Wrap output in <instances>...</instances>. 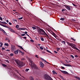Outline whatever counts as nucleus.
Here are the masks:
<instances>
[{"label": "nucleus", "instance_id": "nucleus-54", "mask_svg": "<svg viewBox=\"0 0 80 80\" xmlns=\"http://www.w3.org/2000/svg\"><path fill=\"white\" fill-rule=\"evenodd\" d=\"M54 53H58V52L55 51H54Z\"/></svg>", "mask_w": 80, "mask_h": 80}, {"label": "nucleus", "instance_id": "nucleus-58", "mask_svg": "<svg viewBox=\"0 0 80 80\" xmlns=\"http://www.w3.org/2000/svg\"><path fill=\"white\" fill-rule=\"evenodd\" d=\"M8 40V38H6L5 40Z\"/></svg>", "mask_w": 80, "mask_h": 80}, {"label": "nucleus", "instance_id": "nucleus-52", "mask_svg": "<svg viewBox=\"0 0 80 80\" xmlns=\"http://www.w3.org/2000/svg\"><path fill=\"white\" fill-rule=\"evenodd\" d=\"M61 68H62V69H65V67H62Z\"/></svg>", "mask_w": 80, "mask_h": 80}, {"label": "nucleus", "instance_id": "nucleus-62", "mask_svg": "<svg viewBox=\"0 0 80 80\" xmlns=\"http://www.w3.org/2000/svg\"><path fill=\"white\" fill-rule=\"evenodd\" d=\"M2 29H3L2 28H0V31H2Z\"/></svg>", "mask_w": 80, "mask_h": 80}, {"label": "nucleus", "instance_id": "nucleus-32", "mask_svg": "<svg viewBox=\"0 0 80 80\" xmlns=\"http://www.w3.org/2000/svg\"><path fill=\"white\" fill-rule=\"evenodd\" d=\"M18 20H22V19H23V17H22L21 18H18Z\"/></svg>", "mask_w": 80, "mask_h": 80}, {"label": "nucleus", "instance_id": "nucleus-28", "mask_svg": "<svg viewBox=\"0 0 80 80\" xmlns=\"http://www.w3.org/2000/svg\"><path fill=\"white\" fill-rule=\"evenodd\" d=\"M24 60H25V58H22L21 59V61H22V62L24 61Z\"/></svg>", "mask_w": 80, "mask_h": 80}, {"label": "nucleus", "instance_id": "nucleus-8", "mask_svg": "<svg viewBox=\"0 0 80 80\" xmlns=\"http://www.w3.org/2000/svg\"><path fill=\"white\" fill-rule=\"evenodd\" d=\"M51 34H52V35H53V36H54V37L57 40H58V38H59L56 35V34H55V33L53 32H52L51 33Z\"/></svg>", "mask_w": 80, "mask_h": 80}, {"label": "nucleus", "instance_id": "nucleus-33", "mask_svg": "<svg viewBox=\"0 0 80 80\" xmlns=\"http://www.w3.org/2000/svg\"><path fill=\"white\" fill-rule=\"evenodd\" d=\"M20 30H25V29L24 28H20Z\"/></svg>", "mask_w": 80, "mask_h": 80}, {"label": "nucleus", "instance_id": "nucleus-49", "mask_svg": "<svg viewBox=\"0 0 80 80\" xmlns=\"http://www.w3.org/2000/svg\"><path fill=\"white\" fill-rule=\"evenodd\" d=\"M35 57H36V58H38L39 57H38V55H35Z\"/></svg>", "mask_w": 80, "mask_h": 80}, {"label": "nucleus", "instance_id": "nucleus-34", "mask_svg": "<svg viewBox=\"0 0 80 80\" xmlns=\"http://www.w3.org/2000/svg\"><path fill=\"white\" fill-rule=\"evenodd\" d=\"M65 10H67V9H62V12H64V11H65Z\"/></svg>", "mask_w": 80, "mask_h": 80}, {"label": "nucleus", "instance_id": "nucleus-61", "mask_svg": "<svg viewBox=\"0 0 80 80\" xmlns=\"http://www.w3.org/2000/svg\"><path fill=\"white\" fill-rule=\"evenodd\" d=\"M13 20L14 21H15V22H17V19H13Z\"/></svg>", "mask_w": 80, "mask_h": 80}, {"label": "nucleus", "instance_id": "nucleus-11", "mask_svg": "<svg viewBox=\"0 0 80 80\" xmlns=\"http://www.w3.org/2000/svg\"><path fill=\"white\" fill-rule=\"evenodd\" d=\"M15 46H11V50L12 52H13L15 50Z\"/></svg>", "mask_w": 80, "mask_h": 80}, {"label": "nucleus", "instance_id": "nucleus-26", "mask_svg": "<svg viewBox=\"0 0 80 80\" xmlns=\"http://www.w3.org/2000/svg\"><path fill=\"white\" fill-rule=\"evenodd\" d=\"M60 77L61 78H62V79H63H63H64V78H63V77H62V76L61 75H60Z\"/></svg>", "mask_w": 80, "mask_h": 80}, {"label": "nucleus", "instance_id": "nucleus-60", "mask_svg": "<svg viewBox=\"0 0 80 80\" xmlns=\"http://www.w3.org/2000/svg\"><path fill=\"white\" fill-rule=\"evenodd\" d=\"M28 33V32H24V33H25V34H26L27 35V33Z\"/></svg>", "mask_w": 80, "mask_h": 80}, {"label": "nucleus", "instance_id": "nucleus-5", "mask_svg": "<svg viewBox=\"0 0 80 80\" xmlns=\"http://www.w3.org/2000/svg\"><path fill=\"white\" fill-rule=\"evenodd\" d=\"M44 78L45 80H53L52 78L48 74H45L44 75Z\"/></svg>", "mask_w": 80, "mask_h": 80}, {"label": "nucleus", "instance_id": "nucleus-4", "mask_svg": "<svg viewBox=\"0 0 80 80\" xmlns=\"http://www.w3.org/2000/svg\"><path fill=\"white\" fill-rule=\"evenodd\" d=\"M9 70H10V72L12 73V75H13L14 76H15V77L17 78H18V76L17 75V74L14 72V71H13L14 70H13V67H11V68L9 69Z\"/></svg>", "mask_w": 80, "mask_h": 80}, {"label": "nucleus", "instance_id": "nucleus-36", "mask_svg": "<svg viewBox=\"0 0 80 80\" xmlns=\"http://www.w3.org/2000/svg\"><path fill=\"white\" fill-rule=\"evenodd\" d=\"M21 54H22V55H24V54H25V53L24 52H22L21 53Z\"/></svg>", "mask_w": 80, "mask_h": 80}, {"label": "nucleus", "instance_id": "nucleus-37", "mask_svg": "<svg viewBox=\"0 0 80 80\" xmlns=\"http://www.w3.org/2000/svg\"><path fill=\"white\" fill-rule=\"evenodd\" d=\"M63 6H64V7H65V8H67V7H68V6H67L66 5H63Z\"/></svg>", "mask_w": 80, "mask_h": 80}, {"label": "nucleus", "instance_id": "nucleus-43", "mask_svg": "<svg viewBox=\"0 0 80 80\" xmlns=\"http://www.w3.org/2000/svg\"><path fill=\"white\" fill-rule=\"evenodd\" d=\"M10 56H11V57H12V56H13V53H11L10 54Z\"/></svg>", "mask_w": 80, "mask_h": 80}, {"label": "nucleus", "instance_id": "nucleus-23", "mask_svg": "<svg viewBox=\"0 0 80 80\" xmlns=\"http://www.w3.org/2000/svg\"><path fill=\"white\" fill-rule=\"evenodd\" d=\"M65 20V18H62L60 19V20H62V21H63Z\"/></svg>", "mask_w": 80, "mask_h": 80}, {"label": "nucleus", "instance_id": "nucleus-22", "mask_svg": "<svg viewBox=\"0 0 80 80\" xmlns=\"http://www.w3.org/2000/svg\"><path fill=\"white\" fill-rule=\"evenodd\" d=\"M61 42L62 43H63V44H64L65 45V41H61Z\"/></svg>", "mask_w": 80, "mask_h": 80}, {"label": "nucleus", "instance_id": "nucleus-64", "mask_svg": "<svg viewBox=\"0 0 80 80\" xmlns=\"http://www.w3.org/2000/svg\"><path fill=\"white\" fill-rule=\"evenodd\" d=\"M19 53H22V51H21V50H19Z\"/></svg>", "mask_w": 80, "mask_h": 80}, {"label": "nucleus", "instance_id": "nucleus-55", "mask_svg": "<svg viewBox=\"0 0 80 80\" xmlns=\"http://www.w3.org/2000/svg\"><path fill=\"white\" fill-rule=\"evenodd\" d=\"M9 24L10 25H12V23H11L10 22H9Z\"/></svg>", "mask_w": 80, "mask_h": 80}, {"label": "nucleus", "instance_id": "nucleus-15", "mask_svg": "<svg viewBox=\"0 0 80 80\" xmlns=\"http://www.w3.org/2000/svg\"><path fill=\"white\" fill-rule=\"evenodd\" d=\"M14 53H15V54H18V50H17L16 51H14Z\"/></svg>", "mask_w": 80, "mask_h": 80}, {"label": "nucleus", "instance_id": "nucleus-56", "mask_svg": "<svg viewBox=\"0 0 80 80\" xmlns=\"http://www.w3.org/2000/svg\"><path fill=\"white\" fill-rule=\"evenodd\" d=\"M2 50H5V48H2Z\"/></svg>", "mask_w": 80, "mask_h": 80}, {"label": "nucleus", "instance_id": "nucleus-14", "mask_svg": "<svg viewBox=\"0 0 80 80\" xmlns=\"http://www.w3.org/2000/svg\"><path fill=\"white\" fill-rule=\"evenodd\" d=\"M71 7V6H67L66 8H67V10H71V9L70 8Z\"/></svg>", "mask_w": 80, "mask_h": 80}, {"label": "nucleus", "instance_id": "nucleus-41", "mask_svg": "<svg viewBox=\"0 0 80 80\" xmlns=\"http://www.w3.org/2000/svg\"><path fill=\"white\" fill-rule=\"evenodd\" d=\"M73 5L74 7H77V5L74 3L72 4Z\"/></svg>", "mask_w": 80, "mask_h": 80}, {"label": "nucleus", "instance_id": "nucleus-13", "mask_svg": "<svg viewBox=\"0 0 80 80\" xmlns=\"http://www.w3.org/2000/svg\"><path fill=\"white\" fill-rule=\"evenodd\" d=\"M63 65H64V66H66V67H72V65L70 64H63Z\"/></svg>", "mask_w": 80, "mask_h": 80}, {"label": "nucleus", "instance_id": "nucleus-16", "mask_svg": "<svg viewBox=\"0 0 80 80\" xmlns=\"http://www.w3.org/2000/svg\"><path fill=\"white\" fill-rule=\"evenodd\" d=\"M0 23H1L2 24H7V23L5 22H2L1 21H0Z\"/></svg>", "mask_w": 80, "mask_h": 80}, {"label": "nucleus", "instance_id": "nucleus-9", "mask_svg": "<svg viewBox=\"0 0 80 80\" xmlns=\"http://www.w3.org/2000/svg\"><path fill=\"white\" fill-rule=\"evenodd\" d=\"M60 71L63 74H68V72H67L64 71H62V70H60Z\"/></svg>", "mask_w": 80, "mask_h": 80}, {"label": "nucleus", "instance_id": "nucleus-19", "mask_svg": "<svg viewBox=\"0 0 80 80\" xmlns=\"http://www.w3.org/2000/svg\"><path fill=\"white\" fill-rule=\"evenodd\" d=\"M4 45L5 46H7V47H8V46H9V45H8V44L7 43H5L4 44Z\"/></svg>", "mask_w": 80, "mask_h": 80}, {"label": "nucleus", "instance_id": "nucleus-53", "mask_svg": "<svg viewBox=\"0 0 80 80\" xmlns=\"http://www.w3.org/2000/svg\"><path fill=\"white\" fill-rule=\"evenodd\" d=\"M0 44H1V45H3V43H2V42H0Z\"/></svg>", "mask_w": 80, "mask_h": 80}, {"label": "nucleus", "instance_id": "nucleus-1", "mask_svg": "<svg viewBox=\"0 0 80 80\" xmlns=\"http://www.w3.org/2000/svg\"><path fill=\"white\" fill-rule=\"evenodd\" d=\"M15 62L20 67H23L25 65V63L21 61H19L18 59L15 60Z\"/></svg>", "mask_w": 80, "mask_h": 80}, {"label": "nucleus", "instance_id": "nucleus-44", "mask_svg": "<svg viewBox=\"0 0 80 80\" xmlns=\"http://www.w3.org/2000/svg\"><path fill=\"white\" fill-rule=\"evenodd\" d=\"M45 62H46V63H47V64H49V62H48L47 61H46V60L45 61Z\"/></svg>", "mask_w": 80, "mask_h": 80}, {"label": "nucleus", "instance_id": "nucleus-46", "mask_svg": "<svg viewBox=\"0 0 80 80\" xmlns=\"http://www.w3.org/2000/svg\"><path fill=\"white\" fill-rule=\"evenodd\" d=\"M3 18H2V17H0V20H2H2H3Z\"/></svg>", "mask_w": 80, "mask_h": 80}, {"label": "nucleus", "instance_id": "nucleus-31", "mask_svg": "<svg viewBox=\"0 0 80 80\" xmlns=\"http://www.w3.org/2000/svg\"><path fill=\"white\" fill-rule=\"evenodd\" d=\"M57 52H58L59 50L60 49V48H57Z\"/></svg>", "mask_w": 80, "mask_h": 80}, {"label": "nucleus", "instance_id": "nucleus-42", "mask_svg": "<svg viewBox=\"0 0 80 80\" xmlns=\"http://www.w3.org/2000/svg\"><path fill=\"white\" fill-rule=\"evenodd\" d=\"M71 38V39H72V40H73V41H76V40L75 39H73L72 38Z\"/></svg>", "mask_w": 80, "mask_h": 80}, {"label": "nucleus", "instance_id": "nucleus-59", "mask_svg": "<svg viewBox=\"0 0 80 80\" xmlns=\"http://www.w3.org/2000/svg\"><path fill=\"white\" fill-rule=\"evenodd\" d=\"M0 25H1V26H2V27H3V26H4V25H3L2 24H1Z\"/></svg>", "mask_w": 80, "mask_h": 80}, {"label": "nucleus", "instance_id": "nucleus-48", "mask_svg": "<svg viewBox=\"0 0 80 80\" xmlns=\"http://www.w3.org/2000/svg\"><path fill=\"white\" fill-rule=\"evenodd\" d=\"M74 57H76V58H77V57H78V55H75Z\"/></svg>", "mask_w": 80, "mask_h": 80}, {"label": "nucleus", "instance_id": "nucleus-12", "mask_svg": "<svg viewBox=\"0 0 80 80\" xmlns=\"http://www.w3.org/2000/svg\"><path fill=\"white\" fill-rule=\"evenodd\" d=\"M9 31H10V32H12V33H15V31L13 30V29H11L10 28H9Z\"/></svg>", "mask_w": 80, "mask_h": 80}, {"label": "nucleus", "instance_id": "nucleus-30", "mask_svg": "<svg viewBox=\"0 0 80 80\" xmlns=\"http://www.w3.org/2000/svg\"><path fill=\"white\" fill-rule=\"evenodd\" d=\"M41 40L42 41H44V39L43 38H41Z\"/></svg>", "mask_w": 80, "mask_h": 80}, {"label": "nucleus", "instance_id": "nucleus-25", "mask_svg": "<svg viewBox=\"0 0 80 80\" xmlns=\"http://www.w3.org/2000/svg\"><path fill=\"white\" fill-rule=\"evenodd\" d=\"M2 32H3V33L4 34H5V33H6V32H5V31L3 29H2Z\"/></svg>", "mask_w": 80, "mask_h": 80}, {"label": "nucleus", "instance_id": "nucleus-47", "mask_svg": "<svg viewBox=\"0 0 80 80\" xmlns=\"http://www.w3.org/2000/svg\"><path fill=\"white\" fill-rule=\"evenodd\" d=\"M19 27L18 25H16V28H19Z\"/></svg>", "mask_w": 80, "mask_h": 80}, {"label": "nucleus", "instance_id": "nucleus-7", "mask_svg": "<svg viewBox=\"0 0 80 80\" xmlns=\"http://www.w3.org/2000/svg\"><path fill=\"white\" fill-rule=\"evenodd\" d=\"M43 33H42V35H45V37H47V38H49V39H51L50 38V37H49L48 34H47L46 33V32H45V31H43Z\"/></svg>", "mask_w": 80, "mask_h": 80}, {"label": "nucleus", "instance_id": "nucleus-35", "mask_svg": "<svg viewBox=\"0 0 80 80\" xmlns=\"http://www.w3.org/2000/svg\"><path fill=\"white\" fill-rule=\"evenodd\" d=\"M32 28L33 30H35L36 29V27H32Z\"/></svg>", "mask_w": 80, "mask_h": 80}, {"label": "nucleus", "instance_id": "nucleus-21", "mask_svg": "<svg viewBox=\"0 0 80 80\" xmlns=\"http://www.w3.org/2000/svg\"><path fill=\"white\" fill-rule=\"evenodd\" d=\"M19 47L20 48H21V49H22V50H24V51H25V50H24L22 46H19Z\"/></svg>", "mask_w": 80, "mask_h": 80}, {"label": "nucleus", "instance_id": "nucleus-39", "mask_svg": "<svg viewBox=\"0 0 80 80\" xmlns=\"http://www.w3.org/2000/svg\"><path fill=\"white\" fill-rule=\"evenodd\" d=\"M71 57L72 58H74V56L73 55H71Z\"/></svg>", "mask_w": 80, "mask_h": 80}, {"label": "nucleus", "instance_id": "nucleus-10", "mask_svg": "<svg viewBox=\"0 0 80 80\" xmlns=\"http://www.w3.org/2000/svg\"><path fill=\"white\" fill-rule=\"evenodd\" d=\"M39 63L40 67H41V68H43V66H44V65L43 64V62H40Z\"/></svg>", "mask_w": 80, "mask_h": 80}, {"label": "nucleus", "instance_id": "nucleus-63", "mask_svg": "<svg viewBox=\"0 0 80 80\" xmlns=\"http://www.w3.org/2000/svg\"><path fill=\"white\" fill-rule=\"evenodd\" d=\"M3 27H6V28L7 27V26H5V25H4V26H3Z\"/></svg>", "mask_w": 80, "mask_h": 80}, {"label": "nucleus", "instance_id": "nucleus-2", "mask_svg": "<svg viewBox=\"0 0 80 80\" xmlns=\"http://www.w3.org/2000/svg\"><path fill=\"white\" fill-rule=\"evenodd\" d=\"M67 43L68 45L69 46H70V47H71L72 48H74V49H75V50H78V51H79V49H78V48L73 46L74 45L73 43L69 42H67Z\"/></svg>", "mask_w": 80, "mask_h": 80}, {"label": "nucleus", "instance_id": "nucleus-24", "mask_svg": "<svg viewBox=\"0 0 80 80\" xmlns=\"http://www.w3.org/2000/svg\"><path fill=\"white\" fill-rule=\"evenodd\" d=\"M41 60H42V61H43V62H44L46 61V60H45V59H43L42 58H41Z\"/></svg>", "mask_w": 80, "mask_h": 80}, {"label": "nucleus", "instance_id": "nucleus-38", "mask_svg": "<svg viewBox=\"0 0 80 80\" xmlns=\"http://www.w3.org/2000/svg\"><path fill=\"white\" fill-rule=\"evenodd\" d=\"M29 69H26V70H25V72H28V70H29Z\"/></svg>", "mask_w": 80, "mask_h": 80}, {"label": "nucleus", "instance_id": "nucleus-50", "mask_svg": "<svg viewBox=\"0 0 80 80\" xmlns=\"http://www.w3.org/2000/svg\"><path fill=\"white\" fill-rule=\"evenodd\" d=\"M21 36H25L26 35L25 34H22Z\"/></svg>", "mask_w": 80, "mask_h": 80}, {"label": "nucleus", "instance_id": "nucleus-27", "mask_svg": "<svg viewBox=\"0 0 80 80\" xmlns=\"http://www.w3.org/2000/svg\"><path fill=\"white\" fill-rule=\"evenodd\" d=\"M46 50L47 52H49V53H52V52H51L48 51V50L46 49Z\"/></svg>", "mask_w": 80, "mask_h": 80}, {"label": "nucleus", "instance_id": "nucleus-45", "mask_svg": "<svg viewBox=\"0 0 80 80\" xmlns=\"http://www.w3.org/2000/svg\"><path fill=\"white\" fill-rule=\"evenodd\" d=\"M40 48L41 50H43V48H42V47H40Z\"/></svg>", "mask_w": 80, "mask_h": 80}, {"label": "nucleus", "instance_id": "nucleus-6", "mask_svg": "<svg viewBox=\"0 0 80 80\" xmlns=\"http://www.w3.org/2000/svg\"><path fill=\"white\" fill-rule=\"evenodd\" d=\"M36 28L38 30V32L39 34H40L41 35H42L43 33V31H45L42 29L40 28L38 26H37Z\"/></svg>", "mask_w": 80, "mask_h": 80}, {"label": "nucleus", "instance_id": "nucleus-57", "mask_svg": "<svg viewBox=\"0 0 80 80\" xmlns=\"http://www.w3.org/2000/svg\"><path fill=\"white\" fill-rule=\"evenodd\" d=\"M58 40H59V41H62V40H61V39H60V38H58Z\"/></svg>", "mask_w": 80, "mask_h": 80}, {"label": "nucleus", "instance_id": "nucleus-51", "mask_svg": "<svg viewBox=\"0 0 80 80\" xmlns=\"http://www.w3.org/2000/svg\"><path fill=\"white\" fill-rule=\"evenodd\" d=\"M31 42H34V41L33 40V39H31L30 40Z\"/></svg>", "mask_w": 80, "mask_h": 80}, {"label": "nucleus", "instance_id": "nucleus-40", "mask_svg": "<svg viewBox=\"0 0 80 80\" xmlns=\"http://www.w3.org/2000/svg\"><path fill=\"white\" fill-rule=\"evenodd\" d=\"M55 71H52V73L55 74Z\"/></svg>", "mask_w": 80, "mask_h": 80}, {"label": "nucleus", "instance_id": "nucleus-3", "mask_svg": "<svg viewBox=\"0 0 80 80\" xmlns=\"http://www.w3.org/2000/svg\"><path fill=\"white\" fill-rule=\"evenodd\" d=\"M30 62L31 63L29 64L30 66L32 68H37V66H36V65L34 63L32 60H30Z\"/></svg>", "mask_w": 80, "mask_h": 80}, {"label": "nucleus", "instance_id": "nucleus-29", "mask_svg": "<svg viewBox=\"0 0 80 80\" xmlns=\"http://www.w3.org/2000/svg\"><path fill=\"white\" fill-rule=\"evenodd\" d=\"M27 14L29 15H32V14H31L30 13H29L28 12H27Z\"/></svg>", "mask_w": 80, "mask_h": 80}, {"label": "nucleus", "instance_id": "nucleus-17", "mask_svg": "<svg viewBox=\"0 0 80 80\" xmlns=\"http://www.w3.org/2000/svg\"><path fill=\"white\" fill-rule=\"evenodd\" d=\"M30 79L31 80H34V78H33V77L32 76H31L30 77Z\"/></svg>", "mask_w": 80, "mask_h": 80}, {"label": "nucleus", "instance_id": "nucleus-18", "mask_svg": "<svg viewBox=\"0 0 80 80\" xmlns=\"http://www.w3.org/2000/svg\"><path fill=\"white\" fill-rule=\"evenodd\" d=\"M75 78H77V79H78L79 80H80V78L79 77L75 76Z\"/></svg>", "mask_w": 80, "mask_h": 80}, {"label": "nucleus", "instance_id": "nucleus-20", "mask_svg": "<svg viewBox=\"0 0 80 80\" xmlns=\"http://www.w3.org/2000/svg\"><path fill=\"white\" fill-rule=\"evenodd\" d=\"M2 66H3V67H7V65H6V64H2Z\"/></svg>", "mask_w": 80, "mask_h": 80}]
</instances>
